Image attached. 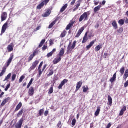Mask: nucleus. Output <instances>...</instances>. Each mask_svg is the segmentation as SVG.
<instances>
[{
    "label": "nucleus",
    "mask_w": 128,
    "mask_h": 128,
    "mask_svg": "<svg viewBox=\"0 0 128 128\" xmlns=\"http://www.w3.org/2000/svg\"><path fill=\"white\" fill-rule=\"evenodd\" d=\"M48 114V111H46L44 113L45 116H47Z\"/></svg>",
    "instance_id": "63"
},
{
    "label": "nucleus",
    "mask_w": 128,
    "mask_h": 128,
    "mask_svg": "<svg viewBox=\"0 0 128 128\" xmlns=\"http://www.w3.org/2000/svg\"><path fill=\"white\" fill-rule=\"evenodd\" d=\"M102 44H99L96 47L95 50L96 52H100V50H102Z\"/></svg>",
    "instance_id": "19"
},
{
    "label": "nucleus",
    "mask_w": 128,
    "mask_h": 128,
    "mask_svg": "<svg viewBox=\"0 0 128 128\" xmlns=\"http://www.w3.org/2000/svg\"><path fill=\"white\" fill-rule=\"evenodd\" d=\"M56 22H58V19H56L55 20H54V21L49 26L48 28H50V29L52 28V27L54 26V24H56Z\"/></svg>",
    "instance_id": "22"
},
{
    "label": "nucleus",
    "mask_w": 128,
    "mask_h": 128,
    "mask_svg": "<svg viewBox=\"0 0 128 128\" xmlns=\"http://www.w3.org/2000/svg\"><path fill=\"white\" fill-rule=\"evenodd\" d=\"M42 28V26H39L36 29L34 30V32H37L38 30H40Z\"/></svg>",
    "instance_id": "48"
},
{
    "label": "nucleus",
    "mask_w": 128,
    "mask_h": 128,
    "mask_svg": "<svg viewBox=\"0 0 128 128\" xmlns=\"http://www.w3.org/2000/svg\"><path fill=\"white\" fill-rule=\"evenodd\" d=\"M76 0H74L73 1H72V2H71V5L72 6H74V4H76Z\"/></svg>",
    "instance_id": "62"
},
{
    "label": "nucleus",
    "mask_w": 128,
    "mask_h": 128,
    "mask_svg": "<svg viewBox=\"0 0 128 128\" xmlns=\"http://www.w3.org/2000/svg\"><path fill=\"white\" fill-rule=\"evenodd\" d=\"M54 74V70H50L49 74L48 75V76H50Z\"/></svg>",
    "instance_id": "46"
},
{
    "label": "nucleus",
    "mask_w": 128,
    "mask_h": 128,
    "mask_svg": "<svg viewBox=\"0 0 128 128\" xmlns=\"http://www.w3.org/2000/svg\"><path fill=\"white\" fill-rule=\"evenodd\" d=\"M64 54V48H62L59 54V57L62 58Z\"/></svg>",
    "instance_id": "28"
},
{
    "label": "nucleus",
    "mask_w": 128,
    "mask_h": 128,
    "mask_svg": "<svg viewBox=\"0 0 128 128\" xmlns=\"http://www.w3.org/2000/svg\"><path fill=\"white\" fill-rule=\"evenodd\" d=\"M54 93V85H52L50 88L49 89L48 94H52Z\"/></svg>",
    "instance_id": "30"
},
{
    "label": "nucleus",
    "mask_w": 128,
    "mask_h": 128,
    "mask_svg": "<svg viewBox=\"0 0 128 128\" xmlns=\"http://www.w3.org/2000/svg\"><path fill=\"white\" fill-rule=\"evenodd\" d=\"M11 76H12V74L10 73L6 78L5 80H4V82H6V80H10V78Z\"/></svg>",
    "instance_id": "35"
},
{
    "label": "nucleus",
    "mask_w": 128,
    "mask_h": 128,
    "mask_svg": "<svg viewBox=\"0 0 128 128\" xmlns=\"http://www.w3.org/2000/svg\"><path fill=\"white\" fill-rule=\"evenodd\" d=\"M10 88V84H8L6 88H5V92H8V89Z\"/></svg>",
    "instance_id": "47"
},
{
    "label": "nucleus",
    "mask_w": 128,
    "mask_h": 128,
    "mask_svg": "<svg viewBox=\"0 0 128 128\" xmlns=\"http://www.w3.org/2000/svg\"><path fill=\"white\" fill-rule=\"evenodd\" d=\"M58 128H62V122H59L58 124Z\"/></svg>",
    "instance_id": "57"
},
{
    "label": "nucleus",
    "mask_w": 128,
    "mask_h": 128,
    "mask_svg": "<svg viewBox=\"0 0 128 128\" xmlns=\"http://www.w3.org/2000/svg\"><path fill=\"white\" fill-rule=\"evenodd\" d=\"M8 18V14L6 12H4L2 14V22H4Z\"/></svg>",
    "instance_id": "9"
},
{
    "label": "nucleus",
    "mask_w": 128,
    "mask_h": 128,
    "mask_svg": "<svg viewBox=\"0 0 128 128\" xmlns=\"http://www.w3.org/2000/svg\"><path fill=\"white\" fill-rule=\"evenodd\" d=\"M84 28H82L79 30L78 32H80V34H82V32H84Z\"/></svg>",
    "instance_id": "51"
},
{
    "label": "nucleus",
    "mask_w": 128,
    "mask_h": 128,
    "mask_svg": "<svg viewBox=\"0 0 128 128\" xmlns=\"http://www.w3.org/2000/svg\"><path fill=\"white\" fill-rule=\"evenodd\" d=\"M76 118H74L72 120V126H76Z\"/></svg>",
    "instance_id": "39"
},
{
    "label": "nucleus",
    "mask_w": 128,
    "mask_h": 128,
    "mask_svg": "<svg viewBox=\"0 0 128 128\" xmlns=\"http://www.w3.org/2000/svg\"><path fill=\"white\" fill-rule=\"evenodd\" d=\"M102 8V6H98L94 8V12H98L100 8Z\"/></svg>",
    "instance_id": "27"
},
{
    "label": "nucleus",
    "mask_w": 128,
    "mask_h": 128,
    "mask_svg": "<svg viewBox=\"0 0 128 128\" xmlns=\"http://www.w3.org/2000/svg\"><path fill=\"white\" fill-rule=\"evenodd\" d=\"M44 5H46V4L42 1V2L37 6V10H42V8H44Z\"/></svg>",
    "instance_id": "21"
},
{
    "label": "nucleus",
    "mask_w": 128,
    "mask_h": 128,
    "mask_svg": "<svg viewBox=\"0 0 128 128\" xmlns=\"http://www.w3.org/2000/svg\"><path fill=\"white\" fill-rule=\"evenodd\" d=\"M42 64H44V62H42L39 66H38V70H40V68H42Z\"/></svg>",
    "instance_id": "55"
},
{
    "label": "nucleus",
    "mask_w": 128,
    "mask_h": 128,
    "mask_svg": "<svg viewBox=\"0 0 128 128\" xmlns=\"http://www.w3.org/2000/svg\"><path fill=\"white\" fill-rule=\"evenodd\" d=\"M108 58V54L107 53L104 54V58Z\"/></svg>",
    "instance_id": "54"
},
{
    "label": "nucleus",
    "mask_w": 128,
    "mask_h": 128,
    "mask_svg": "<svg viewBox=\"0 0 128 128\" xmlns=\"http://www.w3.org/2000/svg\"><path fill=\"white\" fill-rule=\"evenodd\" d=\"M38 50H35L33 54L29 56L28 62H32V60H34V56H36L38 55Z\"/></svg>",
    "instance_id": "4"
},
{
    "label": "nucleus",
    "mask_w": 128,
    "mask_h": 128,
    "mask_svg": "<svg viewBox=\"0 0 128 128\" xmlns=\"http://www.w3.org/2000/svg\"><path fill=\"white\" fill-rule=\"evenodd\" d=\"M68 8V4H66L60 10V12H64Z\"/></svg>",
    "instance_id": "25"
},
{
    "label": "nucleus",
    "mask_w": 128,
    "mask_h": 128,
    "mask_svg": "<svg viewBox=\"0 0 128 128\" xmlns=\"http://www.w3.org/2000/svg\"><path fill=\"white\" fill-rule=\"evenodd\" d=\"M74 22L71 21L70 23L66 26V30H70V28H72V26H74Z\"/></svg>",
    "instance_id": "12"
},
{
    "label": "nucleus",
    "mask_w": 128,
    "mask_h": 128,
    "mask_svg": "<svg viewBox=\"0 0 128 128\" xmlns=\"http://www.w3.org/2000/svg\"><path fill=\"white\" fill-rule=\"evenodd\" d=\"M82 88H83L84 92H88V88H86V86H84Z\"/></svg>",
    "instance_id": "43"
},
{
    "label": "nucleus",
    "mask_w": 128,
    "mask_h": 128,
    "mask_svg": "<svg viewBox=\"0 0 128 128\" xmlns=\"http://www.w3.org/2000/svg\"><path fill=\"white\" fill-rule=\"evenodd\" d=\"M126 70L124 69V67H122L120 70V72L121 74V76H124V74Z\"/></svg>",
    "instance_id": "34"
},
{
    "label": "nucleus",
    "mask_w": 128,
    "mask_h": 128,
    "mask_svg": "<svg viewBox=\"0 0 128 128\" xmlns=\"http://www.w3.org/2000/svg\"><path fill=\"white\" fill-rule=\"evenodd\" d=\"M66 30H64L63 32L62 33L61 35H60V38H64V36H66Z\"/></svg>",
    "instance_id": "33"
},
{
    "label": "nucleus",
    "mask_w": 128,
    "mask_h": 128,
    "mask_svg": "<svg viewBox=\"0 0 128 128\" xmlns=\"http://www.w3.org/2000/svg\"><path fill=\"white\" fill-rule=\"evenodd\" d=\"M14 44H11L10 45L8 46L7 48V50L8 52H12V50H14Z\"/></svg>",
    "instance_id": "11"
},
{
    "label": "nucleus",
    "mask_w": 128,
    "mask_h": 128,
    "mask_svg": "<svg viewBox=\"0 0 128 128\" xmlns=\"http://www.w3.org/2000/svg\"><path fill=\"white\" fill-rule=\"evenodd\" d=\"M124 111H121L120 112V116H124Z\"/></svg>",
    "instance_id": "61"
},
{
    "label": "nucleus",
    "mask_w": 128,
    "mask_h": 128,
    "mask_svg": "<svg viewBox=\"0 0 128 128\" xmlns=\"http://www.w3.org/2000/svg\"><path fill=\"white\" fill-rule=\"evenodd\" d=\"M90 15V12H84L80 16L79 19L80 22H82V20L84 22H86L88 20V16Z\"/></svg>",
    "instance_id": "1"
},
{
    "label": "nucleus",
    "mask_w": 128,
    "mask_h": 128,
    "mask_svg": "<svg viewBox=\"0 0 128 128\" xmlns=\"http://www.w3.org/2000/svg\"><path fill=\"white\" fill-rule=\"evenodd\" d=\"M38 64H40V61H38V60H36L34 62H33L32 66L29 69L30 72L32 70H34L36 68V66H38Z\"/></svg>",
    "instance_id": "3"
},
{
    "label": "nucleus",
    "mask_w": 128,
    "mask_h": 128,
    "mask_svg": "<svg viewBox=\"0 0 128 128\" xmlns=\"http://www.w3.org/2000/svg\"><path fill=\"white\" fill-rule=\"evenodd\" d=\"M10 100V98H6L2 103L1 106H6V104L7 102H8V100Z\"/></svg>",
    "instance_id": "14"
},
{
    "label": "nucleus",
    "mask_w": 128,
    "mask_h": 128,
    "mask_svg": "<svg viewBox=\"0 0 128 128\" xmlns=\"http://www.w3.org/2000/svg\"><path fill=\"white\" fill-rule=\"evenodd\" d=\"M122 112H126V106H124L121 110Z\"/></svg>",
    "instance_id": "56"
},
{
    "label": "nucleus",
    "mask_w": 128,
    "mask_h": 128,
    "mask_svg": "<svg viewBox=\"0 0 128 128\" xmlns=\"http://www.w3.org/2000/svg\"><path fill=\"white\" fill-rule=\"evenodd\" d=\"M118 34H122V32H124V28H120V30H117Z\"/></svg>",
    "instance_id": "44"
},
{
    "label": "nucleus",
    "mask_w": 128,
    "mask_h": 128,
    "mask_svg": "<svg viewBox=\"0 0 128 128\" xmlns=\"http://www.w3.org/2000/svg\"><path fill=\"white\" fill-rule=\"evenodd\" d=\"M24 122V120L21 119L19 120L18 123L16 124L15 128H22V124Z\"/></svg>",
    "instance_id": "7"
},
{
    "label": "nucleus",
    "mask_w": 128,
    "mask_h": 128,
    "mask_svg": "<svg viewBox=\"0 0 128 128\" xmlns=\"http://www.w3.org/2000/svg\"><path fill=\"white\" fill-rule=\"evenodd\" d=\"M109 104V106H112V96H108V104Z\"/></svg>",
    "instance_id": "16"
},
{
    "label": "nucleus",
    "mask_w": 128,
    "mask_h": 128,
    "mask_svg": "<svg viewBox=\"0 0 128 128\" xmlns=\"http://www.w3.org/2000/svg\"><path fill=\"white\" fill-rule=\"evenodd\" d=\"M44 42H46V40H42V42H40V44L39 45L38 48H42V46H44Z\"/></svg>",
    "instance_id": "36"
},
{
    "label": "nucleus",
    "mask_w": 128,
    "mask_h": 128,
    "mask_svg": "<svg viewBox=\"0 0 128 128\" xmlns=\"http://www.w3.org/2000/svg\"><path fill=\"white\" fill-rule=\"evenodd\" d=\"M6 67L2 68V72L0 74V76H2L6 73Z\"/></svg>",
    "instance_id": "26"
},
{
    "label": "nucleus",
    "mask_w": 128,
    "mask_h": 128,
    "mask_svg": "<svg viewBox=\"0 0 128 128\" xmlns=\"http://www.w3.org/2000/svg\"><path fill=\"white\" fill-rule=\"evenodd\" d=\"M118 24L120 26H124V20L122 19L118 21Z\"/></svg>",
    "instance_id": "37"
},
{
    "label": "nucleus",
    "mask_w": 128,
    "mask_h": 128,
    "mask_svg": "<svg viewBox=\"0 0 128 128\" xmlns=\"http://www.w3.org/2000/svg\"><path fill=\"white\" fill-rule=\"evenodd\" d=\"M26 78V76H22L20 79V82H22V80Z\"/></svg>",
    "instance_id": "40"
},
{
    "label": "nucleus",
    "mask_w": 128,
    "mask_h": 128,
    "mask_svg": "<svg viewBox=\"0 0 128 128\" xmlns=\"http://www.w3.org/2000/svg\"><path fill=\"white\" fill-rule=\"evenodd\" d=\"M124 86V88H128V80H127L126 82H125Z\"/></svg>",
    "instance_id": "59"
},
{
    "label": "nucleus",
    "mask_w": 128,
    "mask_h": 128,
    "mask_svg": "<svg viewBox=\"0 0 128 128\" xmlns=\"http://www.w3.org/2000/svg\"><path fill=\"white\" fill-rule=\"evenodd\" d=\"M100 108L98 107L97 108V110H96L95 112V116H98V114H100Z\"/></svg>",
    "instance_id": "29"
},
{
    "label": "nucleus",
    "mask_w": 128,
    "mask_h": 128,
    "mask_svg": "<svg viewBox=\"0 0 128 128\" xmlns=\"http://www.w3.org/2000/svg\"><path fill=\"white\" fill-rule=\"evenodd\" d=\"M52 54H54L52 53H51V52H50V53H48L47 55L48 58H50V56H52Z\"/></svg>",
    "instance_id": "53"
},
{
    "label": "nucleus",
    "mask_w": 128,
    "mask_h": 128,
    "mask_svg": "<svg viewBox=\"0 0 128 128\" xmlns=\"http://www.w3.org/2000/svg\"><path fill=\"white\" fill-rule=\"evenodd\" d=\"M39 78H40V76H42V72H44L43 70L42 71V70L39 69Z\"/></svg>",
    "instance_id": "49"
},
{
    "label": "nucleus",
    "mask_w": 128,
    "mask_h": 128,
    "mask_svg": "<svg viewBox=\"0 0 128 128\" xmlns=\"http://www.w3.org/2000/svg\"><path fill=\"white\" fill-rule=\"evenodd\" d=\"M94 42H96V41H95V40L92 41V42L90 43V44L88 46H86L87 50H90V48H92V46H94Z\"/></svg>",
    "instance_id": "23"
},
{
    "label": "nucleus",
    "mask_w": 128,
    "mask_h": 128,
    "mask_svg": "<svg viewBox=\"0 0 128 128\" xmlns=\"http://www.w3.org/2000/svg\"><path fill=\"white\" fill-rule=\"evenodd\" d=\"M22 106V102H20L19 104L16 107L15 110V112H18L20 110Z\"/></svg>",
    "instance_id": "18"
},
{
    "label": "nucleus",
    "mask_w": 128,
    "mask_h": 128,
    "mask_svg": "<svg viewBox=\"0 0 128 128\" xmlns=\"http://www.w3.org/2000/svg\"><path fill=\"white\" fill-rule=\"evenodd\" d=\"M50 0H44L42 2L45 4V5L46 6V4L50 2Z\"/></svg>",
    "instance_id": "45"
},
{
    "label": "nucleus",
    "mask_w": 128,
    "mask_h": 128,
    "mask_svg": "<svg viewBox=\"0 0 128 128\" xmlns=\"http://www.w3.org/2000/svg\"><path fill=\"white\" fill-rule=\"evenodd\" d=\"M112 26H114L115 30H118V26L116 21L114 20L112 22Z\"/></svg>",
    "instance_id": "24"
},
{
    "label": "nucleus",
    "mask_w": 128,
    "mask_h": 128,
    "mask_svg": "<svg viewBox=\"0 0 128 128\" xmlns=\"http://www.w3.org/2000/svg\"><path fill=\"white\" fill-rule=\"evenodd\" d=\"M88 37H84L83 40L82 42V44H86L88 40Z\"/></svg>",
    "instance_id": "38"
},
{
    "label": "nucleus",
    "mask_w": 128,
    "mask_h": 128,
    "mask_svg": "<svg viewBox=\"0 0 128 128\" xmlns=\"http://www.w3.org/2000/svg\"><path fill=\"white\" fill-rule=\"evenodd\" d=\"M8 22H9L8 21L2 26L1 36H2V34H4V32H6V29L8 28Z\"/></svg>",
    "instance_id": "5"
},
{
    "label": "nucleus",
    "mask_w": 128,
    "mask_h": 128,
    "mask_svg": "<svg viewBox=\"0 0 128 128\" xmlns=\"http://www.w3.org/2000/svg\"><path fill=\"white\" fill-rule=\"evenodd\" d=\"M47 48H48V46H46V45H44V47L42 48V50L44 51Z\"/></svg>",
    "instance_id": "58"
},
{
    "label": "nucleus",
    "mask_w": 128,
    "mask_h": 128,
    "mask_svg": "<svg viewBox=\"0 0 128 128\" xmlns=\"http://www.w3.org/2000/svg\"><path fill=\"white\" fill-rule=\"evenodd\" d=\"M80 34H82V33H80L78 31V32L77 33L76 36V38H80Z\"/></svg>",
    "instance_id": "50"
},
{
    "label": "nucleus",
    "mask_w": 128,
    "mask_h": 128,
    "mask_svg": "<svg viewBox=\"0 0 128 128\" xmlns=\"http://www.w3.org/2000/svg\"><path fill=\"white\" fill-rule=\"evenodd\" d=\"M22 114H24V109L21 110L17 114V116L20 118L21 116H22Z\"/></svg>",
    "instance_id": "32"
},
{
    "label": "nucleus",
    "mask_w": 128,
    "mask_h": 128,
    "mask_svg": "<svg viewBox=\"0 0 128 128\" xmlns=\"http://www.w3.org/2000/svg\"><path fill=\"white\" fill-rule=\"evenodd\" d=\"M71 44H72V42H70L68 46L67 52H66V54H70V52H72V50H74V48H76V41H74L73 42V44L72 46H71Z\"/></svg>",
    "instance_id": "2"
},
{
    "label": "nucleus",
    "mask_w": 128,
    "mask_h": 128,
    "mask_svg": "<svg viewBox=\"0 0 128 128\" xmlns=\"http://www.w3.org/2000/svg\"><path fill=\"white\" fill-rule=\"evenodd\" d=\"M28 94L30 96H34V87H31L29 89Z\"/></svg>",
    "instance_id": "13"
},
{
    "label": "nucleus",
    "mask_w": 128,
    "mask_h": 128,
    "mask_svg": "<svg viewBox=\"0 0 128 128\" xmlns=\"http://www.w3.org/2000/svg\"><path fill=\"white\" fill-rule=\"evenodd\" d=\"M82 82H80L77 84V86L76 87V92H78L82 88Z\"/></svg>",
    "instance_id": "15"
},
{
    "label": "nucleus",
    "mask_w": 128,
    "mask_h": 128,
    "mask_svg": "<svg viewBox=\"0 0 128 128\" xmlns=\"http://www.w3.org/2000/svg\"><path fill=\"white\" fill-rule=\"evenodd\" d=\"M116 73L114 74L113 77L110 80V82L112 84V82H116Z\"/></svg>",
    "instance_id": "17"
},
{
    "label": "nucleus",
    "mask_w": 128,
    "mask_h": 128,
    "mask_svg": "<svg viewBox=\"0 0 128 128\" xmlns=\"http://www.w3.org/2000/svg\"><path fill=\"white\" fill-rule=\"evenodd\" d=\"M128 78V70H126L125 72V74L124 76V79L125 80H126V78Z\"/></svg>",
    "instance_id": "31"
},
{
    "label": "nucleus",
    "mask_w": 128,
    "mask_h": 128,
    "mask_svg": "<svg viewBox=\"0 0 128 128\" xmlns=\"http://www.w3.org/2000/svg\"><path fill=\"white\" fill-rule=\"evenodd\" d=\"M44 109H42L39 112V114L40 116H42V114H44Z\"/></svg>",
    "instance_id": "41"
},
{
    "label": "nucleus",
    "mask_w": 128,
    "mask_h": 128,
    "mask_svg": "<svg viewBox=\"0 0 128 128\" xmlns=\"http://www.w3.org/2000/svg\"><path fill=\"white\" fill-rule=\"evenodd\" d=\"M68 80L67 79H64V80H62L60 84L58 87V88L59 90H62V86L66 84H68Z\"/></svg>",
    "instance_id": "6"
},
{
    "label": "nucleus",
    "mask_w": 128,
    "mask_h": 128,
    "mask_svg": "<svg viewBox=\"0 0 128 128\" xmlns=\"http://www.w3.org/2000/svg\"><path fill=\"white\" fill-rule=\"evenodd\" d=\"M12 60H14V54H11L10 58L6 62L8 67L10 66V64H12Z\"/></svg>",
    "instance_id": "8"
},
{
    "label": "nucleus",
    "mask_w": 128,
    "mask_h": 128,
    "mask_svg": "<svg viewBox=\"0 0 128 128\" xmlns=\"http://www.w3.org/2000/svg\"><path fill=\"white\" fill-rule=\"evenodd\" d=\"M84 28H82L79 30L78 32H80V34H82V32H84Z\"/></svg>",
    "instance_id": "52"
},
{
    "label": "nucleus",
    "mask_w": 128,
    "mask_h": 128,
    "mask_svg": "<svg viewBox=\"0 0 128 128\" xmlns=\"http://www.w3.org/2000/svg\"><path fill=\"white\" fill-rule=\"evenodd\" d=\"M16 74H14L12 76V82H14L16 80Z\"/></svg>",
    "instance_id": "42"
},
{
    "label": "nucleus",
    "mask_w": 128,
    "mask_h": 128,
    "mask_svg": "<svg viewBox=\"0 0 128 128\" xmlns=\"http://www.w3.org/2000/svg\"><path fill=\"white\" fill-rule=\"evenodd\" d=\"M50 14V10H48L46 12L42 14L43 18H48Z\"/></svg>",
    "instance_id": "20"
},
{
    "label": "nucleus",
    "mask_w": 128,
    "mask_h": 128,
    "mask_svg": "<svg viewBox=\"0 0 128 128\" xmlns=\"http://www.w3.org/2000/svg\"><path fill=\"white\" fill-rule=\"evenodd\" d=\"M100 28V24H96V25L95 26V28Z\"/></svg>",
    "instance_id": "64"
},
{
    "label": "nucleus",
    "mask_w": 128,
    "mask_h": 128,
    "mask_svg": "<svg viewBox=\"0 0 128 128\" xmlns=\"http://www.w3.org/2000/svg\"><path fill=\"white\" fill-rule=\"evenodd\" d=\"M46 66H48V64H45L42 70L43 72H44V70H46Z\"/></svg>",
    "instance_id": "60"
},
{
    "label": "nucleus",
    "mask_w": 128,
    "mask_h": 128,
    "mask_svg": "<svg viewBox=\"0 0 128 128\" xmlns=\"http://www.w3.org/2000/svg\"><path fill=\"white\" fill-rule=\"evenodd\" d=\"M62 60V58L58 57L53 60L54 64H58Z\"/></svg>",
    "instance_id": "10"
}]
</instances>
